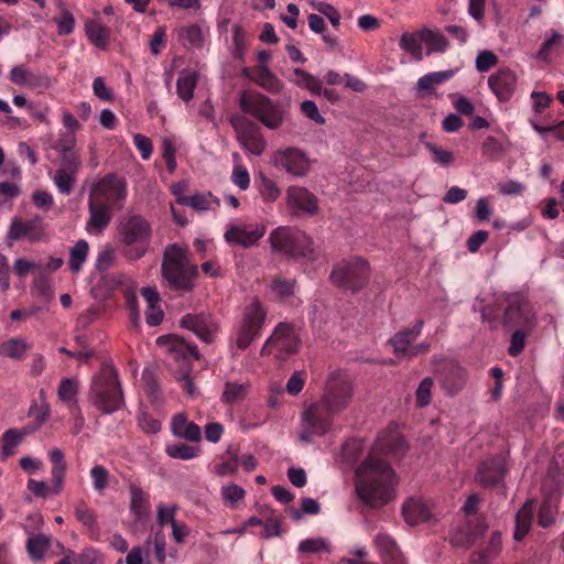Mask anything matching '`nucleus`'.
Wrapping results in <instances>:
<instances>
[{"mask_svg":"<svg viewBox=\"0 0 564 564\" xmlns=\"http://www.w3.org/2000/svg\"><path fill=\"white\" fill-rule=\"evenodd\" d=\"M161 274L166 289L178 296H184L196 289L199 270L191 260L187 247L171 243L163 251Z\"/></svg>","mask_w":564,"mask_h":564,"instance_id":"f257e3e1","label":"nucleus"},{"mask_svg":"<svg viewBox=\"0 0 564 564\" xmlns=\"http://www.w3.org/2000/svg\"><path fill=\"white\" fill-rule=\"evenodd\" d=\"M87 398L102 414L115 413L124 406L119 373L111 362L104 361L93 376Z\"/></svg>","mask_w":564,"mask_h":564,"instance_id":"f03ea898","label":"nucleus"},{"mask_svg":"<svg viewBox=\"0 0 564 564\" xmlns=\"http://www.w3.org/2000/svg\"><path fill=\"white\" fill-rule=\"evenodd\" d=\"M398 481L391 465L373 453L355 471L356 494H393Z\"/></svg>","mask_w":564,"mask_h":564,"instance_id":"7ed1b4c3","label":"nucleus"},{"mask_svg":"<svg viewBox=\"0 0 564 564\" xmlns=\"http://www.w3.org/2000/svg\"><path fill=\"white\" fill-rule=\"evenodd\" d=\"M239 108L270 130H278L288 117V109L257 90L243 89L239 93Z\"/></svg>","mask_w":564,"mask_h":564,"instance_id":"20e7f679","label":"nucleus"},{"mask_svg":"<svg viewBox=\"0 0 564 564\" xmlns=\"http://www.w3.org/2000/svg\"><path fill=\"white\" fill-rule=\"evenodd\" d=\"M269 242L274 252H282L288 257L307 262H315L319 252L314 247V240L304 231L290 227H278L271 231Z\"/></svg>","mask_w":564,"mask_h":564,"instance_id":"39448f33","label":"nucleus"},{"mask_svg":"<svg viewBox=\"0 0 564 564\" xmlns=\"http://www.w3.org/2000/svg\"><path fill=\"white\" fill-rule=\"evenodd\" d=\"M370 273V263L366 258L349 256L333 264L329 281L333 285L356 294L368 285Z\"/></svg>","mask_w":564,"mask_h":564,"instance_id":"423d86ee","label":"nucleus"},{"mask_svg":"<svg viewBox=\"0 0 564 564\" xmlns=\"http://www.w3.org/2000/svg\"><path fill=\"white\" fill-rule=\"evenodd\" d=\"M119 235L120 241L126 247L124 257L129 260H138L149 250L152 227L143 216L130 215L121 223Z\"/></svg>","mask_w":564,"mask_h":564,"instance_id":"0eeeda50","label":"nucleus"},{"mask_svg":"<svg viewBox=\"0 0 564 564\" xmlns=\"http://www.w3.org/2000/svg\"><path fill=\"white\" fill-rule=\"evenodd\" d=\"M335 415L336 413L321 400L305 406L301 415L303 431L300 433V440L308 443L313 436L327 434L333 427Z\"/></svg>","mask_w":564,"mask_h":564,"instance_id":"6e6552de","label":"nucleus"},{"mask_svg":"<svg viewBox=\"0 0 564 564\" xmlns=\"http://www.w3.org/2000/svg\"><path fill=\"white\" fill-rule=\"evenodd\" d=\"M267 318V312L260 300L254 297L242 313L241 321L236 329V346L246 350L253 340L260 336V332Z\"/></svg>","mask_w":564,"mask_h":564,"instance_id":"1a4fd4ad","label":"nucleus"},{"mask_svg":"<svg viewBox=\"0 0 564 564\" xmlns=\"http://www.w3.org/2000/svg\"><path fill=\"white\" fill-rule=\"evenodd\" d=\"M301 344L299 334L291 323H279L261 348L262 356L275 354L280 359L297 352Z\"/></svg>","mask_w":564,"mask_h":564,"instance_id":"9d476101","label":"nucleus"},{"mask_svg":"<svg viewBox=\"0 0 564 564\" xmlns=\"http://www.w3.org/2000/svg\"><path fill=\"white\" fill-rule=\"evenodd\" d=\"M229 122L235 130L237 141L240 145L253 155H261L267 149L260 127L242 115H232Z\"/></svg>","mask_w":564,"mask_h":564,"instance_id":"9b49d317","label":"nucleus"},{"mask_svg":"<svg viewBox=\"0 0 564 564\" xmlns=\"http://www.w3.org/2000/svg\"><path fill=\"white\" fill-rule=\"evenodd\" d=\"M352 395V384L348 377L333 373L327 379L319 400L338 414L348 406Z\"/></svg>","mask_w":564,"mask_h":564,"instance_id":"f8f14e48","label":"nucleus"},{"mask_svg":"<svg viewBox=\"0 0 564 564\" xmlns=\"http://www.w3.org/2000/svg\"><path fill=\"white\" fill-rule=\"evenodd\" d=\"M89 196L120 210L127 197L126 180L116 174H107L94 185Z\"/></svg>","mask_w":564,"mask_h":564,"instance_id":"ddd939ff","label":"nucleus"},{"mask_svg":"<svg viewBox=\"0 0 564 564\" xmlns=\"http://www.w3.org/2000/svg\"><path fill=\"white\" fill-rule=\"evenodd\" d=\"M508 473L506 457L494 455L485 458L478 465L475 480L485 489L494 488L501 484Z\"/></svg>","mask_w":564,"mask_h":564,"instance_id":"4468645a","label":"nucleus"},{"mask_svg":"<svg viewBox=\"0 0 564 564\" xmlns=\"http://www.w3.org/2000/svg\"><path fill=\"white\" fill-rule=\"evenodd\" d=\"M273 163L293 176H304L310 172L311 162L306 154L297 148H286L274 153Z\"/></svg>","mask_w":564,"mask_h":564,"instance_id":"2eb2a0df","label":"nucleus"},{"mask_svg":"<svg viewBox=\"0 0 564 564\" xmlns=\"http://www.w3.org/2000/svg\"><path fill=\"white\" fill-rule=\"evenodd\" d=\"M535 317L532 314L528 303L520 297L509 300L502 316V325L506 329L514 327L531 330L534 326Z\"/></svg>","mask_w":564,"mask_h":564,"instance_id":"dca6fc26","label":"nucleus"},{"mask_svg":"<svg viewBox=\"0 0 564 564\" xmlns=\"http://www.w3.org/2000/svg\"><path fill=\"white\" fill-rule=\"evenodd\" d=\"M45 236L43 218L35 216L31 219H23L14 217L9 227L7 239L9 240H28L30 242H37Z\"/></svg>","mask_w":564,"mask_h":564,"instance_id":"f3484780","label":"nucleus"},{"mask_svg":"<svg viewBox=\"0 0 564 564\" xmlns=\"http://www.w3.org/2000/svg\"><path fill=\"white\" fill-rule=\"evenodd\" d=\"M181 327L193 332L202 341L214 343L219 330L218 323L205 313L185 314L180 321Z\"/></svg>","mask_w":564,"mask_h":564,"instance_id":"a211bd4d","label":"nucleus"},{"mask_svg":"<svg viewBox=\"0 0 564 564\" xmlns=\"http://www.w3.org/2000/svg\"><path fill=\"white\" fill-rule=\"evenodd\" d=\"M286 205L293 215H317L318 198L307 188L301 186H290L286 189Z\"/></svg>","mask_w":564,"mask_h":564,"instance_id":"6ab92c4d","label":"nucleus"},{"mask_svg":"<svg viewBox=\"0 0 564 564\" xmlns=\"http://www.w3.org/2000/svg\"><path fill=\"white\" fill-rule=\"evenodd\" d=\"M488 86L500 102H508L518 87V76L509 67H501L488 78Z\"/></svg>","mask_w":564,"mask_h":564,"instance_id":"aec40b11","label":"nucleus"},{"mask_svg":"<svg viewBox=\"0 0 564 564\" xmlns=\"http://www.w3.org/2000/svg\"><path fill=\"white\" fill-rule=\"evenodd\" d=\"M409 446L405 438L395 430L381 432L370 453L383 454L393 458H401Z\"/></svg>","mask_w":564,"mask_h":564,"instance_id":"412c9836","label":"nucleus"},{"mask_svg":"<svg viewBox=\"0 0 564 564\" xmlns=\"http://www.w3.org/2000/svg\"><path fill=\"white\" fill-rule=\"evenodd\" d=\"M263 225H232L225 232V240L230 245L250 248L264 236Z\"/></svg>","mask_w":564,"mask_h":564,"instance_id":"4be33fe9","label":"nucleus"},{"mask_svg":"<svg viewBox=\"0 0 564 564\" xmlns=\"http://www.w3.org/2000/svg\"><path fill=\"white\" fill-rule=\"evenodd\" d=\"M113 207L104 204L95 197H88V212L89 219L87 221L86 229L89 232L99 235L101 234L111 223L113 216Z\"/></svg>","mask_w":564,"mask_h":564,"instance_id":"5701e85b","label":"nucleus"},{"mask_svg":"<svg viewBox=\"0 0 564 564\" xmlns=\"http://www.w3.org/2000/svg\"><path fill=\"white\" fill-rule=\"evenodd\" d=\"M424 321L417 319L412 328H403L397 332L389 340L388 344L392 346L393 352L398 358L405 357L410 358L411 350L413 349V343L420 336Z\"/></svg>","mask_w":564,"mask_h":564,"instance_id":"b1692460","label":"nucleus"},{"mask_svg":"<svg viewBox=\"0 0 564 564\" xmlns=\"http://www.w3.org/2000/svg\"><path fill=\"white\" fill-rule=\"evenodd\" d=\"M543 486L549 488L546 494L557 492L564 488V443L557 444L554 448Z\"/></svg>","mask_w":564,"mask_h":564,"instance_id":"393cba45","label":"nucleus"},{"mask_svg":"<svg viewBox=\"0 0 564 564\" xmlns=\"http://www.w3.org/2000/svg\"><path fill=\"white\" fill-rule=\"evenodd\" d=\"M156 343L159 346L165 347L171 355H174L175 359L182 358L184 360H198L200 357L195 344H191L183 337L174 334L160 336L156 339Z\"/></svg>","mask_w":564,"mask_h":564,"instance_id":"a878e982","label":"nucleus"},{"mask_svg":"<svg viewBox=\"0 0 564 564\" xmlns=\"http://www.w3.org/2000/svg\"><path fill=\"white\" fill-rule=\"evenodd\" d=\"M402 514L405 522L415 525L427 521L431 517V510L423 496H410L402 505Z\"/></svg>","mask_w":564,"mask_h":564,"instance_id":"bb28decb","label":"nucleus"},{"mask_svg":"<svg viewBox=\"0 0 564 564\" xmlns=\"http://www.w3.org/2000/svg\"><path fill=\"white\" fill-rule=\"evenodd\" d=\"M171 431L173 435L189 442H199L202 432L199 426L187 420L185 413H177L172 417Z\"/></svg>","mask_w":564,"mask_h":564,"instance_id":"cd10ccee","label":"nucleus"},{"mask_svg":"<svg viewBox=\"0 0 564 564\" xmlns=\"http://www.w3.org/2000/svg\"><path fill=\"white\" fill-rule=\"evenodd\" d=\"M375 545L379 551L384 564H406L394 540L386 534L379 533L375 539Z\"/></svg>","mask_w":564,"mask_h":564,"instance_id":"c85d7f7f","label":"nucleus"},{"mask_svg":"<svg viewBox=\"0 0 564 564\" xmlns=\"http://www.w3.org/2000/svg\"><path fill=\"white\" fill-rule=\"evenodd\" d=\"M534 512V501L528 500L516 516L514 540L523 541L531 529Z\"/></svg>","mask_w":564,"mask_h":564,"instance_id":"c756f323","label":"nucleus"},{"mask_svg":"<svg viewBox=\"0 0 564 564\" xmlns=\"http://www.w3.org/2000/svg\"><path fill=\"white\" fill-rule=\"evenodd\" d=\"M52 462V489L54 492H59L63 489V482L66 471V462L64 453L59 448H54L50 452Z\"/></svg>","mask_w":564,"mask_h":564,"instance_id":"7c9ffc66","label":"nucleus"},{"mask_svg":"<svg viewBox=\"0 0 564 564\" xmlns=\"http://www.w3.org/2000/svg\"><path fill=\"white\" fill-rule=\"evenodd\" d=\"M257 76L252 80L270 94H279L283 89V83L265 66L254 67Z\"/></svg>","mask_w":564,"mask_h":564,"instance_id":"2f4dec72","label":"nucleus"},{"mask_svg":"<svg viewBox=\"0 0 564 564\" xmlns=\"http://www.w3.org/2000/svg\"><path fill=\"white\" fill-rule=\"evenodd\" d=\"M9 78L18 86L36 87L43 85L44 87H48L50 85V79L47 77L34 76L24 66H14L10 72Z\"/></svg>","mask_w":564,"mask_h":564,"instance_id":"473e14b6","label":"nucleus"},{"mask_svg":"<svg viewBox=\"0 0 564 564\" xmlns=\"http://www.w3.org/2000/svg\"><path fill=\"white\" fill-rule=\"evenodd\" d=\"M250 392V383L243 382L238 383L234 381H227L224 387L220 400L227 405H234L242 402Z\"/></svg>","mask_w":564,"mask_h":564,"instance_id":"72a5a7b5","label":"nucleus"},{"mask_svg":"<svg viewBox=\"0 0 564 564\" xmlns=\"http://www.w3.org/2000/svg\"><path fill=\"white\" fill-rule=\"evenodd\" d=\"M420 37L426 45L427 54L444 53L449 46L448 40L438 30L423 28Z\"/></svg>","mask_w":564,"mask_h":564,"instance_id":"f704fd0d","label":"nucleus"},{"mask_svg":"<svg viewBox=\"0 0 564 564\" xmlns=\"http://www.w3.org/2000/svg\"><path fill=\"white\" fill-rule=\"evenodd\" d=\"M466 382V373L463 368L452 366L442 372V386L451 394L457 393Z\"/></svg>","mask_w":564,"mask_h":564,"instance_id":"c9c22d12","label":"nucleus"},{"mask_svg":"<svg viewBox=\"0 0 564 564\" xmlns=\"http://www.w3.org/2000/svg\"><path fill=\"white\" fill-rule=\"evenodd\" d=\"M86 35L90 43L99 50H106L110 41V30L95 21H89L85 25Z\"/></svg>","mask_w":564,"mask_h":564,"instance_id":"e433bc0d","label":"nucleus"},{"mask_svg":"<svg viewBox=\"0 0 564 564\" xmlns=\"http://www.w3.org/2000/svg\"><path fill=\"white\" fill-rule=\"evenodd\" d=\"M553 496H546L542 500L538 510V524L542 528L551 527L555 521V514L557 512L556 501Z\"/></svg>","mask_w":564,"mask_h":564,"instance_id":"4c0bfd02","label":"nucleus"},{"mask_svg":"<svg viewBox=\"0 0 564 564\" xmlns=\"http://www.w3.org/2000/svg\"><path fill=\"white\" fill-rule=\"evenodd\" d=\"M29 431L24 427L21 430L9 429L2 435V456L8 458L14 454L15 447L22 442Z\"/></svg>","mask_w":564,"mask_h":564,"instance_id":"58836bf2","label":"nucleus"},{"mask_svg":"<svg viewBox=\"0 0 564 564\" xmlns=\"http://www.w3.org/2000/svg\"><path fill=\"white\" fill-rule=\"evenodd\" d=\"M29 349L30 346L23 339L10 338L0 345V355L21 360Z\"/></svg>","mask_w":564,"mask_h":564,"instance_id":"ea45409f","label":"nucleus"},{"mask_svg":"<svg viewBox=\"0 0 564 564\" xmlns=\"http://www.w3.org/2000/svg\"><path fill=\"white\" fill-rule=\"evenodd\" d=\"M89 246L84 239L78 240L70 249L68 265L73 273H78L88 256Z\"/></svg>","mask_w":564,"mask_h":564,"instance_id":"a19ab883","label":"nucleus"},{"mask_svg":"<svg viewBox=\"0 0 564 564\" xmlns=\"http://www.w3.org/2000/svg\"><path fill=\"white\" fill-rule=\"evenodd\" d=\"M196 85L197 76L195 73H183L176 82L177 96L186 102L189 101L194 96Z\"/></svg>","mask_w":564,"mask_h":564,"instance_id":"79ce46f5","label":"nucleus"},{"mask_svg":"<svg viewBox=\"0 0 564 564\" xmlns=\"http://www.w3.org/2000/svg\"><path fill=\"white\" fill-rule=\"evenodd\" d=\"M421 42L423 41L420 37V32L403 33L399 45L404 52L410 53L416 61H421L423 58Z\"/></svg>","mask_w":564,"mask_h":564,"instance_id":"37998d69","label":"nucleus"},{"mask_svg":"<svg viewBox=\"0 0 564 564\" xmlns=\"http://www.w3.org/2000/svg\"><path fill=\"white\" fill-rule=\"evenodd\" d=\"M79 383L75 378H63L58 384V399L65 403L72 402L75 408L76 395L78 394Z\"/></svg>","mask_w":564,"mask_h":564,"instance_id":"c03bdc74","label":"nucleus"},{"mask_svg":"<svg viewBox=\"0 0 564 564\" xmlns=\"http://www.w3.org/2000/svg\"><path fill=\"white\" fill-rule=\"evenodd\" d=\"M392 496H357V508L360 513L368 514L386 506Z\"/></svg>","mask_w":564,"mask_h":564,"instance_id":"a18cd8bd","label":"nucleus"},{"mask_svg":"<svg viewBox=\"0 0 564 564\" xmlns=\"http://www.w3.org/2000/svg\"><path fill=\"white\" fill-rule=\"evenodd\" d=\"M294 83L301 87L308 89L312 94L319 95L322 93V82L302 68H294Z\"/></svg>","mask_w":564,"mask_h":564,"instance_id":"49530a36","label":"nucleus"},{"mask_svg":"<svg viewBox=\"0 0 564 564\" xmlns=\"http://www.w3.org/2000/svg\"><path fill=\"white\" fill-rule=\"evenodd\" d=\"M453 75V70L430 73L419 79L417 87L420 90L432 91L436 85L448 80Z\"/></svg>","mask_w":564,"mask_h":564,"instance_id":"de8ad7c7","label":"nucleus"},{"mask_svg":"<svg viewBox=\"0 0 564 564\" xmlns=\"http://www.w3.org/2000/svg\"><path fill=\"white\" fill-rule=\"evenodd\" d=\"M296 283L295 279L285 280L281 276H274L271 282V290L279 300L284 301L294 294Z\"/></svg>","mask_w":564,"mask_h":564,"instance_id":"09e8293b","label":"nucleus"},{"mask_svg":"<svg viewBox=\"0 0 564 564\" xmlns=\"http://www.w3.org/2000/svg\"><path fill=\"white\" fill-rule=\"evenodd\" d=\"M50 547V538L43 534H37L29 538L26 549L30 557L33 561H39L43 557L44 552Z\"/></svg>","mask_w":564,"mask_h":564,"instance_id":"8fccbe9b","label":"nucleus"},{"mask_svg":"<svg viewBox=\"0 0 564 564\" xmlns=\"http://www.w3.org/2000/svg\"><path fill=\"white\" fill-rule=\"evenodd\" d=\"M165 452L172 458L187 460L196 457L200 449L198 446L181 443L167 445Z\"/></svg>","mask_w":564,"mask_h":564,"instance_id":"3c124183","label":"nucleus"},{"mask_svg":"<svg viewBox=\"0 0 564 564\" xmlns=\"http://www.w3.org/2000/svg\"><path fill=\"white\" fill-rule=\"evenodd\" d=\"M130 512L139 523H144L149 519L150 503L145 496H132L130 503Z\"/></svg>","mask_w":564,"mask_h":564,"instance_id":"603ef678","label":"nucleus"},{"mask_svg":"<svg viewBox=\"0 0 564 564\" xmlns=\"http://www.w3.org/2000/svg\"><path fill=\"white\" fill-rule=\"evenodd\" d=\"M260 182L259 191L263 200L267 203L275 202L281 195V189L276 183L262 173L260 174Z\"/></svg>","mask_w":564,"mask_h":564,"instance_id":"864d4df0","label":"nucleus"},{"mask_svg":"<svg viewBox=\"0 0 564 564\" xmlns=\"http://www.w3.org/2000/svg\"><path fill=\"white\" fill-rule=\"evenodd\" d=\"M564 44V36L556 32L552 31L551 36L545 39L542 43L540 50L536 53V56L543 61H547L553 50Z\"/></svg>","mask_w":564,"mask_h":564,"instance_id":"5fc2aeb1","label":"nucleus"},{"mask_svg":"<svg viewBox=\"0 0 564 564\" xmlns=\"http://www.w3.org/2000/svg\"><path fill=\"white\" fill-rule=\"evenodd\" d=\"M77 173H70L66 170H57L54 175V183L62 194L68 195L72 193Z\"/></svg>","mask_w":564,"mask_h":564,"instance_id":"6e6d98bb","label":"nucleus"},{"mask_svg":"<svg viewBox=\"0 0 564 564\" xmlns=\"http://www.w3.org/2000/svg\"><path fill=\"white\" fill-rule=\"evenodd\" d=\"M297 551L301 553H321L330 551L329 543L323 538L306 539L300 543Z\"/></svg>","mask_w":564,"mask_h":564,"instance_id":"4d7b16f0","label":"nucleus"},{"mask_svg":"<svg viewBox=\"0 0 564 564\" xmlns=\"http://www.w3.org/2000/svg\"><path fill=\"white\" fill-rule=\"evenodd\" d=\"M312 6L316 11L325 15L334 28L339 26L341 17L333 4L324 1H312Z\"/></svg>","mask_w":564,"mask_h":564,"instance_id":"13d9d810","label":"nucleus"},{"mask_svg":"<svg viewBox=\"0 0 564 564\" xmlns=\"http://www.w3.org/2000/svg\"><path fill=\"white\" fill-rule=\"evenodd\" d=\"M531 124L532 128L544 139H546L549 134H553L556 140L564 141V120L560 121L556 124H551L546 127L541 126L534 121H532Z\"/></svg>","mask_w":564,"mask_h":564,"instance_id":"bf43d9fd","label":"nucleus"},{"mask_svg":"<svg viewBox=\"0 0 564 564\" xmlns=\"http://www.w3.org/2000/svg\"><path fill=\"white\" fill-rule=\"evenodd\" d=\"M181 35L186 37L188 44L192 47L200 48L204 45V34L202 28L198 24H192L189 26L183 28Z\"/></svg>","mask_w":564,"mask_h":564,"instance_id":"052dcab7","label":"nucleus"},{"mask_svg":"<svg viewBox=\"0 0 564 564\" xmlns=\"http://www.w3.org/2000/svg\"><path fill=\"white\" fill-rule=\"evenodd\" d=\"M433 379L430 377L424 378L416 389V405L417 406H425L430 404L431 402V390L433 387Z\"/></svg>","mask_w":564,"mask_h":564,"instance_id":"680f3d73","label":"nucleus"},{"mask_svg":"<svg viewBox=\"0 0 564 564\" xmlns=\"http://www.w3.org/2000/svg\"><path fill=\"white\" fill-rule=\"evenodd\" d=\"M525 328H518L513 332L510 340V346L508 348V354L512 357H516L522 352L525 346L527 332Z\"/></svg>","mask_w":564,"mask_h":564,"instance_id":"e2e57ef3","label":"nucleus"},{"mask_svg":"<svg viewBox=\"0 0 564 564\" xmlns=\"http://www.w3.org/2000/svg\"><path fill=\"white\" fill-rule=\"evenodd\" d=\"M426 148L433 155V161L447 166L454 162V155L451 151L442 149L433 143H426Z\"/></svg>","mask_w":564,"mask_h":564,"instance_id":"0e129e2a","label":"nucleus"},{"mask_svg":"<svg viewBox=\"0 0 564 564\" xmlns=\"http://www.w3.org/2000/svg\"><path fill=\"white\" fill-rule=\"evenodd\" d=\"M498 64L497 55L491 51H481L476 58V68L480 73L488 72Z\"/></svg>","mask_w":564,"mask_h":564,"instance_id":"69168bd1","label":"nucleus"},{"mask_svg":"<svg viewBox=\"0 0 564 564\" xmlns=\"http://www.w3.org/2000/svg\"><path fill=\"white\" fill-rule=\"evenodd\" d=\"M50 415V405L46 402L42 404H32L29 409V416L35 420L33 430L39 429L47 420Z\"/></svg>","mask_w":564,"mask_h":564,"instance_id":"338daca9","label":"nucleus"},{"mask_svg":"<svg viewBox=\"0 0 564 564\" xmlns=\"http://www.w3.org/2000/svg\"><path fill=\"white\" fill-rule=\"evenodd\" d=\"M90 476L94 482V488L97 491H101L106 488L108 479H109V473L108 470L101 466L96 465L90 470Z\"/></svg>","mask_w":564,"mask_h":564,"instance_id":"774afa93","label":"nucleus"}]
</instances>
